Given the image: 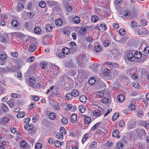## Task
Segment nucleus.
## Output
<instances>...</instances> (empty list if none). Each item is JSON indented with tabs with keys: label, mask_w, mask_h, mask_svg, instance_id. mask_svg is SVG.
<instances>
[{
	"label": "nucleus",
	"mask_w": 149,
	"mask_h": 149,
	"mask_svg": "<svg viewBox=\"0 0 149 149\" xmlns=\"http://www.w3.org/2000/svg\"><path fill=\"white\" fill-rule=\"evenodd\" d=\"M54 144L56 147L58 148L60 147L61 145L60 141H55L54 142Z\"/></svg>",
	"instance_id": "38"
},
{
	"label": "nucleus",
	"mask_w": 149,
	"mask_h": 149,
	"mask_svg": "<svg viewBox=\"0 0 149 149\" xmlns=\"http://www.w3.org/2000/svg\"><path fill=\"white\" fill-rule=\"evenodd\" d=\"M101 123V122H99L96 123L93 126V127L91 128V129H92L93 130H95L98 127V125H100Z\"/></svg>",
	"instance_id": "55"
},
{
	"label": "nucleus",
	"mask_w": 149,
	"mask_h": 149,
	"mask_svg": "<svg viewBox=\"0 0 149 149\" xmlns=\"http://www.w3.org/2000/svg\"><path fill=\"white\" fill-rule=\"evenodd\" d=\"M119 33L120 34L124 35L125 34L126 31L124 29H120L119 31Z\"/></svg>",
	"instance_id": "43"
},
{
	"label": "nucleus",
	"mask_w": 149,
	"mask_h": 149,
	"mask_svg": "<svg viewBox=\"0 0 149 149\" xmlns=\"http://www.w3.org/2000/svg\"><path fill=\"white\" fill-rule=\"evenodd\" d=\"M39 98L38 97L36 96H33L32 97V99L33 100L37 101L39 100Z\"/></svg>",
	"instance_id": "62"
},
{
	"label": "nucleus",
	"mask_w": 149,
	"mask_h": 149,
	"mask_svg": "<svg viewBox=\"0 0 149 149\" xmlns=\"http://www.w3.org/2000/svg\"><path fill=\"white\" fill-rule=\"evenodd\" d=\"M119 116V113L118 112L115 113L113 115L112 120L113 121L116 120Z\"/></svg>",
	"instance_id": "23"
},
{
	"label": "nucleus",
	"mask_w": 149,
	"mask_h": 149,
	"mask_svg": "<svg viewBox=\"0 0 149 149\" xmlns=\"http://www.w3.org/2000/svg\"><path fill=\"white\" fill-rule=\"evenodd\" d=\"M8 56L6 54H0V65H3L6 62Z\"/></svg>",
	"instance_id": "2"
},
{
	"label": "nucleus",
	"mask_w": 149,
	"mask_h": 149,
	"mask_svg": "<svg viewBox=\"0 0 149 149\" xmlns=\"http://www.w3.org/2000/svg\"><path fill=\"white\" fill-rule=\"evenodd\" d=\"M1 106L2 109L5 112H7L8 111V108L5 104H2Z\"/></svg>",
	"instance_id": "25"
},
{
	"label": "nucleus",
	"mask_w": 149,
	"mask_h": 149,
	"mask_svg": "<svg viewBox=\"0 0 149 149\" xmlns=\"http://www.w3.org/2000/svg\"><path fill=\"white\" fill-rule=\"evenodd\" d=\"M39 5L40 7L42 8H44L45 7L46 4L44 1H41L39 2Z\"/></svg>",
	"instance_id": "31"
},
{
	"label": "nucleus",
	"mask_w": 149,
	"mask_h": 149,
	"mask_svg": "<svg viewBox=\"0 0 149 149\" xmlns=\"http://www.w3.org/2000/svg\"><path fill=\"white\" fill-rule=\"evenodd\" d=\"M53 106L54 109L55 110L57 109L58 110L60 109V105L58 104L54 105Z\"/></svg>",
	"instance_id": "64"
},
{
	"label": "nucleus",
	"mask_w": 149,
	"mask_h": 149,
	"mask_svg": "<svg viewBox=\"0 0 149 149\" xmlns=\"http://www.w3.org/2000/svg\"><path fill=\"white\" fill-rule=\"evenodd\" d=\"M24 8V4L22 3H19L18 4L17 6V11L19 12L20 11L22 10Z\"/></svg>",
	"instance_id": "8"
},
{
	"label": "nucleus",
	"mask_w": 149,
	"mask_h": 149,
	"mask_svg": "<svg viewBox=\"0 0 149 149\" xmlns=\"http://www.w3.org/2000/svg\"><path fill=\"white\" fill-rule=\"evenodd\" d=\"M98 17L96 15L93 16L91 17V21L93 22H96L98 21Z\"/></svg>",
	"instance_id": "33"
},
{
	"label": "nucleus",
	"mask_w": 149,
	"mask_h": 149,
	"mask_svg": "<svg viewBox=\"0 0 149 149\" xmlns=\"http://www.w3.org/2000/svg\"><path fill=\"white\" fill-rule=\"evenodd\" d=\"M21 147L23 148L27 145L26 141H22L20 143Z\"/></svg>",
	"instance_id": "58"
},
{
	"label": "nucleus",
	"mask_w": 149,
	"mask_h": 149,
	"mask_svg": "<svg viewBox=\"0 0 149 149\" xmlns=\"http://www.w3.org/2000/svg\"><path fill=\"white\" fill-rule=\"evenodd\" d=\"M42 144L39 143H38L36 144L35 148L36 149H41L42 148Z\"/></svg>",
	"instance_id": "37"
},
{
	"label": "nucleus",
	"mask_w": 149,
	"mask_h": 149,
	"mask_svg": "<svg viewBox=\"0 0 149 149\" xmlns=\"http://www.w3.org/2000/svg\"><path fill=\"white\" fill-rule=\"evenodd\" d=\"M49 40V37L47 36H45L43 37L42 38V42L44 45H47Z\"/></svg>",
	"instance_id": "9"
},
{
	"label": "nucleus",
	"mask_w": 149,
	"mask_h": 149,
	"mask_svg": "<svg viewBox=\"0 0 149 149\" xmlns=\"http://www.w3.org/2000/svg\"><path fill=\"white\" fill-rule=\"evenodd\" d=\"M15 100L14 98H11L9 101L6 102L10 107H14L15 103Z\"/></svg>",
	"instance_id": "7"
},
{
	"label": "nucleus",
	"mask_w": 149,
	"mask_h": 149,
	"mask_svg": "<svg viewBox=\"0 0 149 149\" xmlns=\"http://www.w3.org/2000/svg\"><path fill=\"white\" fill-rule=\"evenodd\" d=\"M56 114L53 112L50 113L49 116V118L51 120L54 119L56 118Z\"/></svg>",
	"instance_id": "22"
},
{
	"label": "nucleus",
	"mask_w": 149,
	"mask_h": 149,
	"mask_svg": "<svg viewBox=\"0 0 149 149\" xmlns=\"http://www.w3.org/2000/svg\"><path fill=\"white\" fill-rule=\"evenodd\" d=\"M79 110L81 113H83L85 111L86 107H83L82 105H80Z\"/></svg>",
	"instance_id": "32"
},
{
	"label": "nucleus",
	"mask_w": 149,
	"mask_h": 149,
	"mask_svg": "<svg viewBox=\"0 0 149 149\" xmlns=\"http://www.w3.org/2000/svg\"><path fill=\"white\" fill-rule=\"evenodd\" d=\"M148 32V31L146 29H140L138 31V33L140 35H146Z\"/></svg>",
	"instance_id": "5"
},
{
	"label": "nucleus",
	"mask_w": 149,
	"mask_h": 149,
	"mask_svg": "<svg viewBox=\"0 0 149 149\" xmlns=\"http://www.w3.org/2000/svg\"><path fill=\"white\" fill-rule=\"evenodd\" d=\"M140 23L141 25L143 26H145L147 24V22L146 20L142 19L141 20Z\"/></svg>",
	"instance_id": "52"
},
{
	"label": "nucleus",
	"mask_w": 149,
	"mask_h": 149,
	"mask_svg": "<svg viewBox=\"0 0 149 149\" xmlns=\"http://www.w3.org/2000/svg\"><path fill=\"white\" fill-rule=\"evenodd\" d=\"M25 115V113L24 112L21 111L17 113V116L18 118H22Z\"/></svg>",
	"instance_id": "14"
},
{
	"label": "nucleus",
	"mask_w": 149,
	"mask_h": 149,
	"mask_svg": "<svg viewBox=\"0 0 149 149\" xmlns=\"http://www.w3.org/2000/svg\"><path fill=\"white\" fill-rule=\"evenodd\" d=\"M93 113L95 116L99 117L100 115V111L99 110L97 109L93 111Z\"/></svg>",
	"instance_id": "17"
},
{
	"label": "nucleus",
	"mask_w": 149,
	"mask_h": 149,
	"mask_svg": "<svg viewBox=\"0 0 149 149\" xmlns=\"http://www.w3.org/2000/svg\"><path fill=\"white\" fill-rule=\"evenodd\" d=\"M79 32L82 35H84L86 33V29H80Z\"/></svg>",
	"instance_id": "42"
},
{
	"label": "nucleus",
	"mask_w": 149,
	"mask_h": 149,
	"mask_svg": "<svg viewBox=\"0 0 149 149\" xmlns=\"http://www.w3.org/2000/svg\"><path fill=\"white\" fill-rule=\"evenodd\" d=\"M125 123L123 120H121L119 123V125L120 127H123L125 125Z\"/></svg>",
	"instance_id": "63"
},
{
	"label": "nucleus",
	"mask_w": 149,
	"mask_h": 149,
	"mask_svg": "<svg viewBox=\"0 0 149 149\" xmlns=\"http://www.w3.org/2000/svg\"><path fill=\"white\" fill-rule=\"evenodd\" d=\"M70 49L67 47H65L63 48L62 51L64 54L68 55L70 52Z\"/></svg>",
	"instance_id": "15"
},
{
	"label": "nucleus",
	"mask_w": 149,
	"mask_h": 149,
	"mask_svg": "<svg viewBox=\"0 0 149 149\" xmlns=\"http://www.w3.org/2000/svg\"><path fill=\"white\" fill-rule=\"evenodd\" d=\"M134 55L136 56H135V58L137 59H140L142 57V54L141 52L139 51H138L135 52Z\"/></svg>",
	"instance_id": "13"
},
{
	"label": "nucleus",
	"mask_w": 149,
	"mask_h": 149,
	"mask_svg": "<svg viewBox=\"0 0 149 149\" xmlns=\"http://www.w3.org/2000/svg\"><path fill=\"white\" fill-rule=\"evenodd\" d=\"M40 66L42 68L45 69L47 66V64L44 62L41 63L40 64Z\"/></svg>",
	"instance_id": "59"
},
{
	"label": "nucleus",
	"mask_w": 149,
	"mask_h": 149,
	"mask_svg": "<svg viewBox=\"0 0 149 149\" xmlns=\"http://www.w3.org/2000/svg\"><path fill=\"white\" fill-rule=\"evenodd\" d=\"M8 119L7 117H3L2 118V122L1 123V124H6L8 123Z\"/></svg>",
	"instance_id": "40"
},
{
	"label": "nucleus",
	"mask_w": 149,
	"mask_h": 149,
	"mask_svg": "<svg viewBox=\"0 0 149 149\" xmlns=\"http://www.w3.org/2000/svg\"><path fill=\"white\" fill-rule=\"evenodd\" d=\"M86 55L82 54L80 55L79 57V59L78 60L79 64L81 65L83 63H85L84 61H86Z\"/></svg>",
	"instance_id": "3"
},
{
	"label": "nucleus",
	"mask_w": 149,
	"mask_h": 149,
	"mask_svg": "<svg viewBox=\"0 0 149 149\" xmlns=\"http://www.w3.org/2000/svg\"><path fill=\"white\" fill-rule=\"evenodd\" d=\"M137 24L136 21H133L131 23V26L133 28L136 27L137 26Z\"/></svg>",
	"instance_id": "49"
},
{
	"label": "nucleus",
	"mask_w": 149,
	"mask_h": 149,
	"mask_svg": "<svg viewBox=\"0 0 149 149\" xmlns=\"http://www.w3.org/2000/svg\"><path fill=\"white\" fill-rule=\"evenodd\" d=\"M9 38L7 36H6L4 37H2L1 40L2 42H6L9 41Z\"/></svg>",
	"instance_id": "16"
},
{
	"label": "nucleus",
	"mask_w": 149,
	"mask_h": 149,
	"mask_svg": "<svg viewBox=\"0 0 149 149\" xmlns=\"http://www.w3.org/2000/svg\"><path fill=\"white\" fill-rule=\"evenodd\" d=\"M127 59L131 61H133L135 59V56L134 54L132 53L128 54L127 56Z\"/></svg>",
	"instance_id": "6"
},
{
	"label": "nucleus",
	"mask_w": 149,
	"mask_h": 149,
	"mask_svg": "<svg viewBox=\"0 0 149 149\" xmlns=\"http://www.w3.org/2000/svg\"><path fill=\"white\" fill-rule=\"evenodd\" d=\"M110 42L108 41H105L103 43V45L105 47H108L109 46L110 44Z\"/></svg>",
	"instance_id": "48"
},
{
	"label": "nucleus",
	"mask_w": 149,
	"mask_h": 149,
	"mask_svg": "<svg viewBox=\"0 0 149 149\" xmlns=\"http://www.w3.org/2000/svg\"><path fill=\"white\" fill-rule=\"evenodd\" d=\"M73 96L75 97H78L79 95V92L77 90H73L71 92Z\"/></svg>",
	"instance_id": "11"
},
{
	"label": "nucleus",
	"mask_w": 149,
	"mask_h": 149,
	"mask_svg": "<svg viewBox=\"0 0 149 149\" xmlns=\"http://www.w3.org/2000/svg\"><path fill=\"white\" fill-rule=\"evenodd\" d=\"M11 24L13 26L16 27L18 25L19 22L16 20H13L11 22Z\"/></svg>",
	"instance_id": "30"
},
{
	"label": "nucleus",
	"mask_w": 149,
	"mask_h": 149,
	"mask_svg": "<svg viewBox=\"0 0 149 149\" xmlns=\"http://www.w3.org/2000/svg\"><path fill=\"white\" fill-rule=\"evenodd\" d=\"M52 68L51 72H52L51 77L53 78H55L58 75L59 72V67L54 64H51Z\"/></svg>",
	"instance_id": "1"
},
{
	"label": "nucleus",
	"mask_w": 149,
	"mask_h": 149,
	"mask_svg": "<svg viewBox=\"0 0 149 149\" xmlns=\"http://www.w3.org/2000/svg\"><path fill=\"white\" fill-rule=\"evenodd\" d=\"M65 96L66 99L68 100H71L73 97V96L72 94L71 93H68L66 94Z\"/></svg>",
	"instance_id": "28"
},
{
	"label": "nucleus",
	"mask_w": 149,
	"mask_h": 149,
	"mask_svg": "<svg viewBox=\"0 0 149 149\" xmlns=\"http://www.w3.org/2000/svg\"><path fill=\"white\" fill-rule=\"evenodd\" d=\"M147 58V56L145 55H143V56L142 58V59L139 60V63H143L144 61H146Z\"/></svg>",
	"instance_id": "45"
},
{
	"label": "nucleus",
	"mask_w": 149,
	"mask_h": 149,
	"mask_svg": "<svg viewBox=\"0 0 149 149\" xmlns=\"http://www.w3.org/2000/svg\"><path fill=\"white\" fill-rule=\"evenodd\" d=\"M136 132L138 136L139 137H141L145 135L146 133L145 130H140L139 128L136 130Z\"/></svg>",
	"instance_id": "4"
},
{
	"label": "nucleus",
	"mask_w": 149,
	"mask_h": 149,
	"mask_svg": "<svg viewBox=\"0 0 149 149\" xmlns=\"http://www.w3.org/2000/svg\"><path fill=\"white\" fill-rule=\"evenodd\" d=\"M29 48L31 51L33 52L36 49V46L32 44L30 46Z\"/></svg>",
	"instance_id": "44"
},
{
	"label": "nucleus",
	"mask_w": 149,
	"mask_h": 149,
	"mask_svg": "<svg viewBox=\"0 0 149 149\" xmlns=\"http://www.w3.org/2000/svg\"><path fill=\"white\" fill-rule=\"evenodd\" d=\"M77 115L74 113L72 114L70 117V121L71 122L74 123L77 120Z\"/></svg>",
	"instance_id": "10"
},
{
	"label": "nucleus",
	"mask_w": 149,
	"mask_h": 149,
	"mask_svg": "<svg viewBox=\"0 0 149 149\" xmlns=\"http://www.w3.org/2000/svg\"><path fill=\"white\" fill-rule=\"evenodd\" d=\"M91 118L88 116L86 117L84 119V123L86 124L90 123L91 122Z\"/></svg>",
	"instance_id": "27"
},
{
	"label": "nucleus",
	"mask_w": 149,
	"mask_h": 149,
	"mask_svg": "<svg viewBox=\"0 0 149 149\" xmlns=\"http://www.w3.org/2000/svg\"><path fill=\"white\" fill-rule=\"evenodd\" d=\"M117 98L118 101L122 102L125 100V97L123 95L120 94L118 96Z\"/></svg>",
	"instance_id": "20"
},
{
	"label": "nucleus",
	"mask_w": 149,
	"mask_h": 149,
	"mask_svg": "<svg viewBox=\"0 0 149 149\" xmlns=\"http://www.w3.org/2000/svg\"><path fill=\"white\" fill-rule=\"evenodd\" d=\"M29 81L30 83L31 84H29V85H30V84L31 85L32 84H35L34 83H36V79H33L32 78H30L29 79Z\"/></svg>",
	"instance_id": "56"
},
{
	"label": "nucleus",
	"mask_w": 149,
	"mask_h": 149,
	"mask_svg": "<svg viewBox=\"0 0 149 149\" xmlns=\"http://www.w3.org/2000/svg\"><path fill=\"white\" fill-rule=\"evenodd\" d=\"M133 86L135 88L137 89H138L140 87L139 84L137 82L134 83L133 84Z\"/></svg>",
	"instance_id": "57"
},
{
	"label": "nucleus",
	"mask_w": 149,
	"mask_h": 149,
	"mask_svg": "<svg viewBox=\"0 0 149 149\" xmlns=\"http://www.w3.org/2000/svg\"><path fill=\"white\" fill-rule=\"evenodd\" d=\"M60 131L63 134H66V132L65 130V129L62 127H61L60 128Z\"/></svg>",
	"instance_id": "46"
},
{
	"label": "nucleus",
	"mask_w": 149,
	"mask_h": 149,
	"mask_svg": "<svg viewBox=\"0 0 149 149\" xmlns=\"http://www.w3.org/2000/svg\"><path fill=\"white\" fill-rule=\"evenodd\" d=\"M135 106L134 104H131L129 106V109L132 111L134 110L135 109Z\"/></svg>",
	"instance_id": "54"
},
{
	"label": "nucleus",
	"mask_w": 149,
	"mask_h": 149,
	"mask_svg": "<svg viewBox=\"0 0 149 149\" xmlns=\"http://www.w3.org/2000/svg\"><path fill=\"white\" fill-rule=\"evenodd\" d=\"M119 133V131L118 130H115L113 131L112 133V136L116 137L118 136Z\"/></svg>",
	"instance_id": "26"
},
{
	"label": "nucleus",
	"mask_w": 149,
	"mask_h": 149,
	"mask_svg": "<svg viewBox=\"0 0 149 149\" xmlns=\"http://www.w3.org/2000/svg\"><path fill=\"white\" fill-rule=\"evenodd\" d=\"M55 54L57 56L61 58H63L64 57L65 55L63 52L59 51L56 52Z\"/></svg>",
	"instance_id": "12"
},
{
	"label": "nucleus",
	"mask_w": 149,
	"mask_h": 149,
	"mask_svg": "<svg viewBox=\"0 0 149 149\" xmlns=\"http://www.w3.org/2000/svg\"><path fill=\"white\" fill-rule=\"evenodd\" d=\"M95 82V78L93 77L90 78L88 80V82L91 85L94 84Z\"/></svg>",
	"instance_id": "24"
},
{
	"label": "nucleus",
	"mask_w": 149,
	"mask_h": 149,
	"mask_svg": "<svg viewBox=\"0 0 149 149\" xmlns=\"http://www.w3.org/2000/svg\"><path fill=\"white\" fill-rule=\"evenodd\" d=\"M62 123L65 125H67L68 123V120L65 117H63L61 119Z\"/></svg>",
	"instance_id": "36"
},
{
	"label": "nucleus",
	"mask_w": 149,
	"mask_h": 149,
	"mask_svg": "<svg viewBox=\"0 0 149 149\" xmlns=\"http://www.w3.org/2000/svg\"><path fill=\"white\" fill-rule=\"evenodd\" d=\"M56 137L58 139H62L63 138V134L62 133H58L56 135Z\"/></svg>",
	"instance_id": "39"
},
{
	"label": "nucleus",
	"mask_w": 149,
	"mask_h": 149,
	"mask_svg": "<svg viewBox=\"0 0 149 149\" xmlns=\"http://www.w3.org/2000/svg\"><path fill=\"white\" fill-rule=\"evenodd\" d=\"M30 86L34 88H39L41 86V84L40 83L36 85L35 84H32L31 85L30 84Z\"/></svg>",
	"instance_id": "34"
},
{
	"label": "nucleus",
	"mask_w": 149,
	"mask_h": 149,
	"mask_svg": "<svg viewBox=\"0 0 149 149\" xmlns=\"http://www.w3.org/2000/svg\"><path fill=\"white\" fill-rule=\"evenodd\" d=\"M55 22L56 25L58 26H60L62 24V20L60 19H57L56 20Z\"/></svg>",
	"instance_id": "18"
},
{
	"label": "nucleus",
	"mask_w": 149,
	"mask_h": 149,
	"mask_svg": "<svg viewBox=\"0 0 149 149\" xmlns=\"http://www.w3.org/2000/svg\"><path fill=\"white\" fill-rule=\"evenodd\" d=\"M79 100L81 102H84L86 101L87 98L85 95H82L80 96Z\"/></svg>",
	"instance_id": "21"
},
{
	"label": "nucleus",
	"mask_w": 149,
	"mask_h": 149,
	"mask_svg": "<svg viewBox=\"0 0 149 149\" xmlns=\"http://www.w3.org/2000/svg\"><path fill=\"white\" fill-rule=\"evenodd\" d=\"M143 112L141 111H138L137 113V115L138 117H141L143 116Z\"/></svg>",
	"instance_id": "47"
},
{
	"label": "nucleus",
	"mask_w": 149,
	"mask_h": 149,
	"mask_svg": "<svg viewBox=\"0 0 149 149\" xmlns=\"http://www.w3.org/2000/svg\"><path fill=\"white\" fill-rule=\"evenodd\" d=\"M149 47H145L143 49L144 52L146 54H147L149 53Z\"/></svg>",
	"instance_id": "61"
},
{
	"label": "nucleus",
	"mask_w": 149,
	"mask_h": 149,
	"mask_svg": "<svg viewBox=\"0 0 149 149\" xmlns=\"http://www.w3.org/2000/svg\"><path fill=\"white\" fill-rule=\"evenodd\" d=\"M73 22L75 24H78L80 22V18L78 16H75L73 19Z\"/></svg>",
	"instance_id": "19"
},
{
	"label": "nucleus",
	"mask_w": 149,
	"mask_h": 149,
	"mask_svg": "<svg viewBox=\"0 0 149 149\" xmlns=\"http://www.w3.org/2000/svg\"><path fill=\"white\" fill-rule=\"evenodd\" d=\"M97 95L98 96H99L100 97H103L104 96V93L103 91H100L97 93Z\"/></svg>",
	"instance_id": "51"
},
{
	"label": "nucleus",
	"mask_w": 149,
	"mask_h": 149,
	"mask_svg": "<svg viewBox=\"0 0 149 149\" xmlns=\"http://www.w3.org/2000/svg\"><path fill=\"white\" fill-rule=\"evenodd\" d=\"M102 48L99 45L95 46L94 47V50L97 52H98L101 51Z\"/></svg>",
	"instance_id": "29"
},
{
	"label": "nucleus",
	"mask_w": 149,
	"mask_h": 149,
	"mask_svg": "<svg viewBox=\"0 0 149 149\" xmlns=\"http://www.w3.org/2000/svg\"><path fill=\"white\" fill-rule=\"evenodd\" d=\"M34 31L36 34H40L41 32V29H34Z\"/></svg>",
	"instance_id": "50"
},
{
	"label": "nucleus",
	"mask_w": 149,
	"mask_h": 149,
	"mask_svg": "<svg viewBox=\"0 0 149 149\" xmlns=\"http://www.w3.org/2000/svg\"><path fill=\"white\" fill-rule=\"evenodd\" d=\"M88 134L86 133L83 136V138L82 140V143H83L84 142H85L87 140L88 138V137L87 136H88Z\"/></svg>",
	"instance_id": "41"
},
{
	"label": "nucleus",
	"mask_w": 149,
	"mask_h": 149,
	"mask_svg": "<svg viewBox=\"0 0 149 149\" xmlns=\"http://www.w3.org/2000/svg\"><path fill=\"white\" fill-rule=\"evenodd\" d=\"M11 55L14 57L17 58L18 56V54L16 52H10Z\"/></svg>",
	"instance_id": "53"
},
{
	"label": "nucleus",
	"mask_w": 149,
	"mask_h": 149,
	"mask_svg": "<svg viewBox=\"0 0 149 149\" xmlns=\"http://www.w3.org/2000/svg\"><path fill=\"white\" fill-rule=\"evenodd\" d=\"M109 100L106 97L102 99V102L104 104H107L109 102Z\"/></svg>",
	"instance_id": "60"
},
{
	"label": "nucleus",
	"mask_w": 149,
	"mask_h": 149,
	"mask_svg": "<svg viewBox=\"0 0 149 149\" xmlns=\"http://www.w3.org/2000/svg\"><path fill=\"white\" fill-rule=\"evenodd\" d=\"M100 26L101 28L104 27V28H107V27L105 24L104 23H101L100 24V26L99 24H97L95 27V28H100Z\"/></svg>",
	"instance_id": "35"
}]
</instances>
